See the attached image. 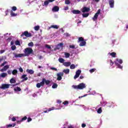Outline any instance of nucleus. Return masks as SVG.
<instances>
[{"label":"nucleus","mask_w":128,"mask_h":128,"mask_svg":"<svg viewBox=\"0 0 128 128\" xmlns=\"http://www.w3.org/2000/svg\"><path fill=\"white\" fill-rule=\"evenodd\" d=\"M72 14H80V10H73L72 11Z\"/></svg>","instance_id":"obj_20"},{"label":"nucleus","mask_w":128,"mask_h":128,"mask_svg":"<svg viewBox=\"0 0 128 128\" xmlns=\"http://www.w3.org/2000/svg\"><path fill=\"white\" fill-rule=\"evenodd\" d=\"M0 52H1V54H4V50H2L0 51Z\"/></svg>","instance_id":"obj_64"},{"label":"nucleus","mask_w":128,"mask_h":128,"mask_svg":"<svg viewBox=\"0 0 128 128\" xmlns=\"http://www.w3.org/2000/svg\"><path fill=\"white\" fill-rule=\"evenodd\" d=\"M52 88H58V84L54 83L52 86Z\"/></svg>","instance_id":"obj_39"},{"label":"nucleus","mask_w":128,"mask_h":128,"mask_svg":"<svg viewBox=\"0 0 128 128\" xmlns=\"http://www.w3.org/2000/svg\"><path fill=\"white\" fill-rule=\"evenodd\" d=\"M90 10V8H87L86 6H84L82 9V12H88Z\"/></svg>","instance_id":"obj_12"},{"label":"nucleus","mask_w":128,"mask_h":128,"mask_svg":"<svg viewBox=\"0 0 128 128\" xmlns=\"http://www.w3.org/2000/svg\"><path fill=\"white\" fill-rule=\"evenodd\" d=\"M116 62H119V64H122V59H118L117 58L116 59Z\"/></svg>","instance_id":"obj_40"},{"label":"nucleus","mask_w":128,"mask_h":128,"mask_svg":"<svg viewBox=\"0 0 128 128\" xmlns=\"http://www.w3.org/2000/svg\"><path fill=\"white\" fill-rule=\"evenodd\" d=\"M20 122H22V120H18V121H17V124H20Z\"/></svg>","instance_id":"obj_60"},{"label":"nucleus","mask_w":128,"mask_h":128,"mask_svg":"<svg viewBox=\"0 0 128 128\" xmlns=\"http://www.w3.org/2000/svg\"><path fill=\"white\" fill-rule=\"evenodd\" d=\"M8 64V62H4L2 64H1V66H4V64Z\"/></svg>","instance_id":"obj_53"},{"label":"nucleus","mask_w":128,"mask_h":128,"mask_svg":"<svg viewBox=\"0 0 128 128\" xmlns=\"http://www.w3.org/2000/svg\"><path fill=\"white\" fill-rule=\"evenodd\" d=\"M45 46L46 48H48V50H50L52 48V47H50V46L48 44H46Z\"/></svg>","instance_id":"obj_46"},{"label":"nucleus","mask_w":128,"mask_h":128,"mask_svg":"<svg viewBox=\"0 0 128 128\" xmlns=\"http://www.w3.org/2000/svg\"><path fill=\"white\" fill-rule=\"evenodd\" d=\"M50 0H46L44 2V6H48V4H50Z\"/></svg>","instance_id":"obj_29"},{"label":"nucleus","mask_w":128,"mask_h":128,"mask_svg":"<svg viewBox=\"0 0 128 128\" xmlns=\"http://www.w3.org/2000/svg\"><path fill=\"white\" fill-rule=\"evenodd\" d=\"M34 30L38 31V30H40V26H35L34 27Z\"/></svg>","instance_id":"obj_42"},{"label":"nucleus","mask_w":128,"mask_h":128,"mask_svg":"<svg viewBox=\"0 0 128 128\" xmlns=\"http://www.w3.org/2000/svg\"><path fill=\"white\" fill-rule=\"evenodd\" d=\"M70 70H74L76 68V66L74 64H72L70 66Z\"/></svg>","instance_id":"obj_34"},{"label":"nucleus","mask_w":128,"mask_h":128,"mask_svg":"<svg viewBox=\"0 0 128 128\" xmlns=\"http://www.w3.org/2000/svg\"><path fill=\"white\" fill-rule=\"evenodd\" d=\"M109 4L110 8H112L114 6V0H109Z\"/></svg>","instance_id":"obj_13"},{"label":"nucleus","mask_w":128,"mask_h":128,"mask_svg":"<svg viewBox=\"0 0 128 128\" xmlns=\"http://www.w3.org/2000/svg\"><path fill=\"white\" fill-rule=\"evenodd\" d=\"M64 10H68V6H66L64 8Z\"/></svg>","instance_id":"obj_59"},{"label":"nucleus","mask_w":128,"mask_h":128,"mask_svg":"<svg viewBox=\"0 0 128 128\" xmlns=\"http://www.w3.org/2000/svg\"><path fill=\"white\" fill-rule=\"evenodd\" d=\"M68 128H74V126H72V125H70L68 126Z\"/></svg>","instance_id":"obj_61"},{"label":"nucleus","mask_w":128,"mask_h":128,"mask_svg":"<svg viewBox=\"0 0 128 128\" xmlns=\"http://www.w3.org/2000/svg\"><path fill=\"white\" fill-rule=\"evenodd\" d=\"M98 114H102V108H100L98 111H97Z\"/></svg>","instance_id":"obj_38"},{"label":"nucleus","mask_w":128,"mask_h":128,"mask_svg":"<svg viewBox=\"0 0 128 128\" xmlns=\"http://www.w3.org/2000/svg\"><path fill=\"white\" fill-rule=\"evenodd\" d=\"M72 88H74V90H84V88H86V84L84 83H80L78 85H72Z\"/></svg>","instance_id":"obj_2"},{"label":"nucleus","mask_w":128,"mask_h":128,"mask_svg":"<svg viewBox=\"0 0 128 128\" xmlns=\"http://www.w3.org/2000/svg\"><path fill=\"white\" fill-rule=\"evenodd\" d=\"M66 36H70V34H68V33H66Z\"/></svg>","instance_id":"obj_63"},{"label":"nucleus","mask_w":128,"mask_h":128,"mask_svg":"<svg viewBox=\"0 0 128 128\" xmlns=\"http://www.w3.org/2000/svg\"><path fill=\"white\" fill-rule=\"evenodd\" d=\"M50 28H56V30H58V26L57 25H52L48 28V30H50Z\"/></svg>","instance_id":"obj_17"},{"label":"nucleus","mask_w":128,"mask_h":128,"mask_svg":"<svg viewBox=\"0 0 128 128\" xmlns=\"http://www.w3.org/2000/svg\"><path fill=\"white\" fill-rule=\"evenodd\" d=\"M32 118H28V122H32Z\"/></svg>","instance_id":"obj_56"},{"label":"nucleus","mask_w":128,"mask_h":128,"mask_svg":"<svg viewBox=\"0 0 128 128\" xmlns=\"http://www.w3.org/2000/svg\"><path fill=\"white\" fill-rule=\"evenodd\" d=\"M54 110V108L52 107L51 108H49L47 110L44 111V114H46V112H51V110Z\"/></svg>","instance_id":"obj_22"},{"label":"nucleus","mask_w":128,"mask_h":128,"mask_svg":"<svg viewBox=\"0 0 128 128\" xmlns=\"http://www.w3.org/2000/svg\"><path fill=\"white\" fill-rule=\"evenodd\" d=\"M58 61L60 62L61 64H64V60L62 58H60L58 59Z\"/></svg>","instance_id":"obj_33"},{"label":"nucleus","mask_w":128,"mask_h":128,"mask_svg":"<svg viewBox=\"0 0 128 128\" xmlns=\"http://www.w3.org/2000/svg\"><path fill=\"white\" fill-rule=\"evenodd\" d=\"M26 36V38H30L32 36V33L28 32V31L24 32L20 36Z\"/></svg>","instance_id":"obj_4"},{"label":"nucleus","mask_w":128,"mask_h":128,"mask_svg":"<svg viewBox=\"0 0 128 128\" xmlns=\"http://www.w3.org/2000/svg\"><path fill=\"white\" fill-rule=\"evenodd\" d=\"M12 122H16V117L13 116L12 118Z\"/></svg>","instance_id":"obj_52"},{"label":"nucleus","mask_w":128,"mask_h":128,"mask_svg":"<svg viewBox=\"0 0 128 128\" xmlns=\"http://www.w3.org/2000/svg\"><path fill=\"white\" fill-rule=\"evenodd\" d=\"M16 10H17L16 6H14L12 7V10H13L14 12H16Z\"/></svg>","instance_id":"obj_45"},{"label":"nucleus","mask_w":128,"mask_h":128,"mask_svg":"<svg viewBox=\"0 0 128 128\" xmlns=\"http://www.w3.org/2000/svg\"><path fill=\"white\" fill-rule=\"evenodd\" d=\"M24 56H28L30 54H33L34 50H32V48H27L24 49Z\"/></svg>","instance_id":"obj_1"},{"label":"nucleus","mask_w":128,"mask_h":128,"mask_svg":"<svg viewBox=\"0 0 128 128\" xmlns=\"http://www.w3.org/2000/svg\"><path fill=\"white\" fill-rule=\"evenodd\" d=\"M108 54H110V56H111L112 58H116V53L113 52H110Z\"/></svg>","instance_id":"obj_24"},{"label":"nucleus","mask_w":128,"mask_h":128,"mask_svg":"<svg viewBox=\"0 0 128 128\" xmlns=\"http://www.w3.org/2000/svg\"><path fill=\"white\" fill-rule=\"evenodd\" d=\"M78 42H80L79 44L80 46H84L86 44V42L84 41L82 37H80L78 38Z\"/></svg>","instance_id":"obj_3"},{"label":"nucleus","mask_w":128,"mask_h":128,"mask_svg":"<svg viewBox=\"0 0 128 128\" xmlns=\"http://www.w3.org/2000/svg\"><path fill=\"white\" fill-rule=\"evenodd\" d=\"M28 120V117H26V116H24V118H22L21 120V122H24V120Z\"/></svg>","instance_id":"obj_41"},{"label":"nucleus","mask_w":128,"mask_h":128,"mask_svg":"<svg viewBox=\"0 0 128 128\" xmlns=\"http://www.w3.org/2000/svg\"><path fill=\"white\" fill-rule=\"evenodd\" d=\"M64 56L66 58H70V53L65 52Z\"/></svg>","instance_id":"obj_32"},{"label":"nucleus","mask_w":128,"mask_h":128,"mask_svg":"<svg viewBox=\"0 0 128 128\" xmlns=\"http://www.w3.org/2000/svg\"><path fill=\"white\" fill-rule=\"evenodd\" d=\"M10 84H16V80L12 78L10 80Z\"/></svg>","instance_id":"obj_35"},{"label":"nucleus","mask_w":128,"mask_h":128,"mask_svg":"<svg viewBox=\"0 0 128 128\" xmlns=\"http://www.w3.org/2000/svg\"><path fill=\"white\" fill-rule=\"evenodd\" d=\"M12 70H8V74H12Z\"/></svg>","instance_id":"obj_57"},{"label":"nucleus","mask_w":128,"mask_h":128,"mask_svg":"<svg viewBox=\"0 0 128 128\" xmlns=\"http://www.w3.org/2000/svg\"><path fill=\"white\" fill-rule=\"evenodd\" d=\"M63 104H64V106L68 104V101H65L64 102H63Z\"/></svg>","instance_id":"obj_54"},{"label":"nucleus","mask_w":128,"mask_h":128,"mask_svg":"<svg viewBox=\"0 0 128 128\" xmlns=\"http://www.w3.org/2000/svg\"><path fill=\"white\" fill-rule=\"evenodd\" d=\"M19 72H23L24 70L22 69V67H20L19 68Z\"/></svg>","instance_id":"obj_51"},{"label":"nucleus","mask_w":128,"mask_h":128,"mask_svg":"<svg viewBox=\"0 0 128 128\" xmlns=\"http://www.w3.org/2000/svg\"><path fill=\"white\" fill-rule=\"evenodd\" d=\"M11 48H12V50H16V46L15 45H13L12 46Z\"/></svg>","instance_id":"obj_44"},{"label":"nucleus","mask_w":128,"mask_h":128,"mask_svg":"<svg viewBox=\"0 0 128 128\" xmlns=\"http://www.w3.org/2000/svg\"><path fill=\"white\" fill-rule=\"evenodd\" d=\"M96 70V68H92L90 70V74H92V72H94Z\"/></svg>","instance_id":"obj_49"},{"label":"nucleus","mask_w":128,"mask_h":128,"mask_svg":"<svg viewBox=\"0 0 128 128\" xmlns=\"http://www.w3.org/2000/svg\"><path fill=\"white\" fill-rule=\"evenodd\" d=\"M64 66H70L71 63L70 62H65L64 63Z\"/></svg>","instance_id":"obj_23"},{"label":"nucleus","mask_w":128,"mask_h":128,"mask_svg":"<svg viewBox=\"0 0 128 128\" xmlns=\"http://www.w3.org/2000/svg\"><path fill=\"white\" fill-rule=\"evenodd\" d=\"M6 76H8V74L6 73V72L2 73L0 74V78H6Z\"/></svg>","instance_id":"obj_25"},{"label":"nucleus","mask_w":128,"mask_h":128,"mask_svg":"<svg viewBox=\"0 0 128 128\" xmlns=\"http://www.w3.org/2000/svg\"><path fill=\"white\" fill-rule=\"evenodd\" d=\"M14 92H20L22 90V89L20 88L18 86L16 88H14Z\"/></svg>","instance_id":"obj_27"},{"label":"nucleus","mask_w":128,"mask_h":128,"mask_svg":"<svg viewBox=\"0 0 128 128\" xmlns=\"http://www.w3.org/2000/svg\"><path fill=\"white\" fill-rule=\"evenodd\" d=\"M115 64L118 66V68H120L121 70H122V66H120V64L116 62H115Z\"/></svg>","instance_id":"obj_30"},{"label":"nucleus","mask_w":128,"mask_h":128,"mask_svg":"<svg viewBox=\"0 0 128 128\" xmlns=\"http://www.w3.org/2000/svg\"><path fill=\"white\" fill-rule=\"evenodd\" d=\"M16 126V123L14 122L13 124H9L8 125H6L7 128H14Z\"/></svg>","instance_id":"obj_18"},{"label":"nucleus","mask_w":128,"mask_h":128,"mask_svg":"<svg viewBox=\"0 0 128 128\" xmlns=\"http://www.w3.org/2000/svg\"><path fill=\"white\" fill-rule=\"evenodd\" d=\"M26 72L30 74H34V72L32 70L27 69L26 70Z\"/></svg>","instance_id":"obj_19"},{"label":"nucleus","mask_w":128,"mask_h":128,"mask_svg":"<svg viewBox=\"0 0 128 128\" xmlns=\"http://www.w3.org/2000/svg\"><path fill=\"white\" fill-rule=\"evenodd\" d=\"M28 46H34V42H30L28 44Z\"/></svg>","instance_id":"obj_47"},{"label":"nucleus","mask_w":128,"mask_h":128,"mask_svg":"<svg viewBox=\"0 0 128 128\" xmlns=\"http://www.w3.org/2000/svg\"><path fill=\"white\" fill-rule=\"evenodd\" d=\"M10 16H18V14H15L14 12L11 11V12H10Z\"/></svg>","instance_id":"obj_31"},{"label":"nucleus","mask_w":128,"mask_h":128,"mask_svg":"<svg viewBox=\"0 0 128 128\" xmlns=\"http://www.w3.org/2000/svg\"><path fill=\"white\" fill-rule=\"evenodd\" d=\"M69 47L70 48H76V46L74 45H70Z\"/></svg>","instance_id":"obj_48"},{"label":"nucleus","mask_w":128,"mask_h":128,"mask_svg":"<svg viewBox=\"0 0 128 128\" xmlns=\"http://www.w3.org/2000/svg\"><path fill=\"white\" fill-rule=\"evenodd\" d=\"M63 72L64 74H70V69H64Z\"/></svg>","instance_id":"obj_26"},{"label":"nucleus","mask_w":128,"mask_h":128,"mask_svg":"<svg viewBox=\"0 0 128 128\" xmlns=\"http://www.w3.org/2000/svg\"><path fill=\"white\" fill-rule=\"evenodd\" d=\"M10 68V66L6 65V66H4L3 68H2L1 70V72H6V70H8V68Z\"/></svg>","instance_id":"obj_16"},{"label":"nucleus","mask_w":128,"mask_h":128,"mask_svg":"<svg viewBox=\"0 0 128 128\" xmlns=\"http://www.w3.org/2000/svg\"><path fill=\"white\" fill-rule=\"evenodd\" d=\"M110 66H114V62H112V60H110Z\"/></svg>","instance_id":"obj_55"},{"label":"nucleus","mask_w":128,"mask_h":128,"mask_svg":"<svg viewBox=\"0 0 128 128\" xmlns=\"http://www.w3.org/2000/svg\"><path fill=\"white\" fill-rule=\"evenodd\" d=\"M44 84H46L48 86L50 84V80H46V78H44L42 80V84H43V86H44Z\"/></svg>","instance_id":"obj_7"},{"label":"nucleus","mask_w":128,"mask_h":128,"mask_svg":"<svg viewBox=\"0 0 128 128\" xmlns=\"http://www.w3.org/2000/svg\"><path fill=\"white\" fill-rule=\"evenodd\" d=\"M80 80H82V78H84V76H80Z\"/></svg>","instance_id":"obj_62"},{"label":"nucleus","mask_w":128,"mask_h":128,"mask_svg":"<svg viewBox=\"0 0 128 128\" xmlns=\"http://www.w3.org/2000/svg\"><path fill=\"white\" fill-rule=\"evenodd\" d=\"M50 70H55L56 72H58V69L54 67L51 68Z\"/></svg>","instance_id":"obj_50"},{"label":"nucleus","mask_w":128,"mask_h":128,"mask_svg":"<svg viewBox=\"0 0 128 128\" xmlns=\"http://www.w3.org/2000/svg\"><path fill=\"white\" fill-rule=\"evenodd\" d=\"M81 72H82V70H78L76 72V74L74 76V80H76V78H78L80 76V74Z\"/></svg>","instance_id":"obj_10"},{"label":"nucleus","mask_w":128,"mask_h":128,"mask_svg":"<svg viewBox=\"0 0 128 128\" xmlns=\"http://www.w3.org/2000/svg\"><path fill=\"white\" fill-rule=\"evenodd\" d=\"M66 4H70V0H65Z\"/></svg>","instance_id":"obj_43"},{"label":"nucleus","mask_w":128,"mask_h":128,"mask_svg":"<svg viewBox=\"0 0 128 128\" xmlns=\"http://www.w3.org/2000/svg\"><path fill=\"white\" fill-rule=\"evenodd\" d=\"M10 88V84H2L1 86H0V88L1 90H6V88Z\"/></svg>","instance_id":"obj_8"},{"label":"nucleus","mask_w":128,"mask_h":128,"mask_svg":"<svg viewBox=\"0 0 128 128\" xmlns=\"http://www.w3.org/2000/svg\"><path fill=\"white\" fill-rule=\"evenodd\" d=\"M21 78L23 82H26V80H28V78L26 77V74L22 75Z\"/></svg>","instance_id":"obj_14"},{"label":"nucleus","mask_w":128,"mask_h":128,"mask_svg":"<svg viewBox=\"0 0 128 128\" xmlns=\"http://www.w3.org/2000/svg\"><path fill=\"white\" fill-rule=\"evenodd\" d=\"M58 10H60V8L58 6H54L52 8V12H56Z\"/></svg>","instance_id":"obj_15"},{"label":"nucleus","mask_w":128,"mask_h":128,"mask_svg":"<svg viewBox=\"0 0 128 128\" xmlns=\"http://www.w3.org/2000/svg\"><path fill=\"white\" fill-rule=\"evenodd\" d=\"M42 81L40 83H38L36 85V88H40V86H44V84H42Z\"/></svg>","instance_id":"obj_21"},{"label":"nucleus","mask_w":128,"mask_h":128,"mask_svg":"<svg viewBox=\"0 0 128 128\" xmlns=\"http://www.w3.org/2000/svg\"><path fill=\"white\" fill-rule=\"evenodd\" d=\"M13 54L14 56V58H22L23 56H24V54H16L13 52Z\"/></svg>","instance_id":"obj_11"},{"label":"nucleus","mask_w":128,"mask_h":128,"mask_svg":"<svg viewBox=\"0 0 128 128\" xmlns=\"http://www.w3.org/2000/svg\"><path fill=\"white\" fill-rule=\"evenodd\" d=\"M17 74H18V70H12V74H13V76H16Z\"/></svg>","instance_id":"obj_28"},{"label":"nucleus","mask_w":128,"mask_h":128,"mask_svg":"<svg viewBox=\"0 0 128 128\" xmlns=\"http://www.w3.org/2000/svg\"><path fill=\"white\" fill-rule=\"evenodd\" d=\"M86 125L85 124H82V128H86Z\"/></svg>","instance_id":"obj_58"},{"label":"nucleus","mask_w":128,"mask_h":128,"mask_svg":"<svg viewBox=\"0 0 128 128\" xmlns=\"http://www.w3.org/2000/svg\"><path fill=\"white\" fill-rule=\"evenodd\" d=\"M56 76H57V80H60L62 78V76H64V72H60L59 73H58Z\"/></svg>","instance_id":"obj_6"},{"label":"nucleus","mask_w":128,"mask_h":128,"mask_svg":"<svg viewBox=\"0 0 128 128\" xmlns=\"http://www.w3.org/2000/svg\"><path fill=\"white\" fill-rule=\"evenodd\" d=\"M64 46V43H60L59 44H57L56 48H54V50H60V48H62Z\"/></svg>","instance_id":"obj_9"},{"label":"nucleus","mask_w":128,"mask_h":128,"mask_svg":"<svg viewBox=\"0 0 128 128\" xmlns=\"http://www.w3.org/2000/svg\"><path fill=\"white\" fill-rule=\"evenodd\" d=\"M15 44L16 46H20V41H18V40H16L15 42Z\"/></svg>","instance_id":"obj_37"},{"label":"nucleus","mask_w":128,"mask_h":128,"mask_svg":"<svg viewBox=\"0 0 128 128\" xmlns=\"http://www.w3.org/2000/svg\"><path fill=\"white\" fill-rule=\"evenodd\" d=\"M88 16H90V14L88 13L82 14L83 18H88Z\"/></svg>","instance_id":"obj_36"},{"label":"nucleus","mask_w":128,"mask_h":128,"mask_svg":"<svg viewBox=\"0 0 128 128\" xmlns=\"http://www.w3.org/2000/svg\"><path fill=\"white\" fill-rule=\"evenodd\" d=\"M100 9H98L97 11V12L94 14V16L92 18V20L94 22H96L98 20V15L100 14Z\"/></svg>","instance_id":"obj_5"}]
</instances>
